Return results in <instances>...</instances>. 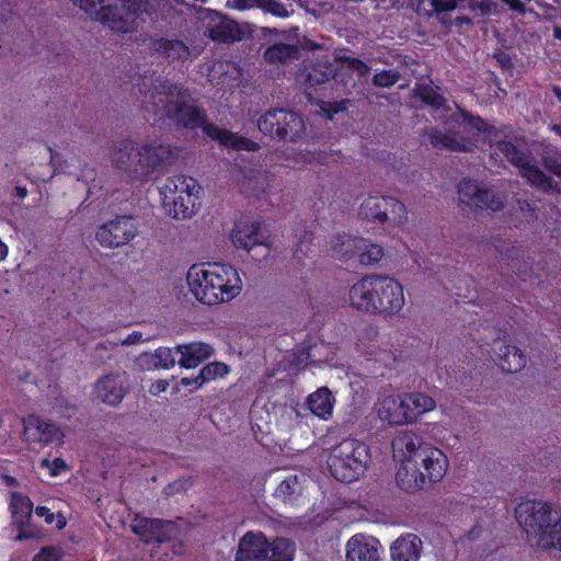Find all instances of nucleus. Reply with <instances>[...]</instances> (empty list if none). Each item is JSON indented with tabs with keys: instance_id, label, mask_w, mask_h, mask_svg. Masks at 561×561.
<instances>
[{
	"instance_id": "423d86ee",
	"label": "nucleus",
	"mask_w": 561,
	"mask_h": 561,
	"mask_svg": "<svg viewBox=\"0 0 561 561\" xmlns=\"http://www.w3.org/2000/svg\"><path fill=\"white\" fill-rule=\"evenodd\" d=\"M202 187L198 182L186 175H175L167 180L160 188L164 211L174 219H185L195 211Z\"/></svg>"
},
{
	"instance_id": "393cba45",
	"label": "nucleus",
	"mask_w": 561,
	"mask_h": 561,
	"mask_svg": "<svg viewBox=\"0 0 561 561\" xmlns=\"http://www.w3.org/2000/svg\"><path fill=\"white\" fill-rule=\"evenodd\" d=\"M422 551V540L414 534H407L391 545L390 557L392 561H419Z\"/></svg>"
},
{
	"instance_id": "ea45409f",
	"label": "nucleus",
	"mask_w": 561,
	"mask_h": 561,
	"mask_svg": "<svg viewBox=\"0 0 561 561\" xmlns=\"http://www.w3.org/2000/svg\"><path fill=\"white\" fill-rule=\"evenodd\" d=\"M414 95L419 98L424 104L434 108H439L445 103L444 98L430 85H417L414 89Z\"/></svg>"
},
{
	"instance_id": "9d476101",
	"label": "nucleus",
	"mask_w": 561,
	"mask_h": 561,
	"mask_svg": "<svg viewBox=\"0 0 561 561\" xmlns=\"http://www.w3.org/2000/svg\"><path fill=\"white\" fill-rule=\"evenodd\" d=\"M495 150L502 153L513 165L519 170V174L537 188L548 192L553 188V181L547 176L535 163L529 153L518 149L511 141H497Z\"/></svg>"
},
{
	"instance_id": "f03ea898",
	"label": "nucleus",
	"mask_w": 561,
	"mask_h": 561,
	"mask_svg": "<svg viewBox=\"0 0 561 561\" xmlns=\"http://www.w3.org/2000/svg\"><path fill=\"white\" fill-rule=\"evenodd\" d=\"M403 286L387 275H365L353 284V308L370 316L391 317L404 307Z\"/></svg>"
},
{
	"instance_id": "ddd939ff",
	"label": "nucleus",
	"mask_w": 561,
	"mask_h": 561,
	"mask_svg": "<svg viewBox=\"0 0 561 561\" xmlns=\"http://www.w3.org/2000/svg\"><path fill=\"white\" fill-rule=\"evenodd\" d=\"M378 335L379 330L377 325H366L357 333L355 350L367 360H374L386 367H392L397 357L392 351L379 346Z\"/></svg>"
},
{
	"instance_id": "c85d7f7f",
	"label": "nucleus",
	"mask_w": 561,
	"mask_h": 561,
	"mask_svg": "<svg viewBox=\"0 0 561 561\" xmlns=\"http://www.w3.org/2000/svg\"><path fill=\"white\" fill-rule=\"evenodd\" d=\"M379 549L376 538L362 534L353 536V561H379Z\"/></svg>"
},
{
	"instance_id": "39448f33",
	"label": "nucleus",
	"mask_w": 561,
	"mask_h": 561,
	"mask_svg": "<svg viewBox=\"0 0 561 561\" xmlns=\"http://www.w3.org/2000/svg\"><path fill=\"white\" fill-rule=\"evenodd\" d=\"M171 148L158 141L135 149L130 140H124L113 152L112 161L117 169L129 171L134 176L147 175L171 158Z\"/></svg>"
},
{
	"instance_id": "c756f323",
	"label": "nucleus",
	"mask_w": 561,
	"mask_h": 561,
	"mask_svg": "<svg viewBox=\"0 0 561 561\" xmlns=\"http://www.w3.org/2000/svg\"><path fill=\"white\" fill-rule=\"evenodd\" d=\"M333 397L328 388H320L308 397L307 404L316 416L328 420L333 412Z\"/></svg>"
},
{
	"instance_id": "09e8293b",
	"label": "nucleus",
	"mask_w": 561,
	"mask_h": 561,
	"mask_svg": "<svg viewBox=\"0 0 561 561\" xmlns=\"http://www.w3.org/2000/svg\"><path fill=\"white\" fill-rule=\"evenodd\" d=\"M542 165L552 174L561 179V159L557 154L542 157Z\"/></svg>"
},
{
	"instance_id": "bf43d9fd",
	"label": "nucleus",
	"mask_w": 561,
	"mask_h": 561,
	"mask_svg": "<svg viewBox=\"0 0 561 561\" xmlns=\"http://www.w3.org/2000/svg\"><path fill=\"white\" fill-rule=\"evenodd\" d=\"M8 255V247L0 240V262L3 261Z\"/></svg>"
},
{
	"instance_id": "4c0bfd02",
	"label": "nucleus",
	"mask_w": 561,
	"mask_h": 561,
	"mask_svg": "<svg viewBox=\"0 0 561 561\" xmlns=\"http://www.w3.org/2000/svg\"><path fill=\"white\" fill-rule=\"evenodd\" d=\"M154 49L171 59H181L188 56V48L176 39L161 38L154 43Z\"/></svg>"
},
{
	"instance_id": "680f3d73",
	"label": "nucleus",
	"mask_w": 561,
	"mask_h": 561,
	"mask_svg": "<svg viewBox=\"0 0 561 561\" xmlns=\"http://www.w3.org/2000/svg\"><path fill=\"white\" fill-rule=\"evenodd\" d=\"M345 558L346 560L351 558V540H347L345 543Z\"/></svg>"
},
{
	"instance_id": "c9c22d12",
	"label": "nucleus",
	"mask_w": 561,
	"mask_h": 561,
	"mask_svg": "<svg viewBox=\"0 0 561 561\" xmlns=\"http://www.w3.org/2000/svg\"><path fill=\"white\" fill-rule=\"evenodd\" d=\"M407 403H409L410 410L412 414H414V422L424 413L436 409V400L424 392H409L407 393Z\"/></svg>"
},
{
	"instance_id": "f3484780",
	"label": "nucleus",
	"mask_w": 561,
	"mask_h": 561,
	"mask_svg": "<svg viewBox=\"0 0 561 561\" xmlns=\"http://www.w3.org/2000/svg\"><path fill=\"white\" fill-rule=\"evenodd\" d=\"M210 262L196 263L186 273V284L190 294L201 304L214 306Z\"/></svg>"
},
{
	"instance_id": "4d7b16f0",
	"label": "nucleus",
	"mask_w": 561,
	"mask_h": 561,
	"mask_svg": "<svg viewBox=\"0 0 561 561\" xmlns=\"http://www.w3.org/2000/svg\"><path fill=\"white\" fill-rule=\"evenodd\" d=\"M55 556L53 549L44 548L42 551L33 559V561H54Z\"/></svg>"
},
{
	"instance_id": "4be33fe9",
	"label": "nucleus",
	"mask_w": 561,
	"mask_h": 561,
	"mask_svg": "<svg viewBox=\"0 0 561 561\" xmlns=\"http://www.w3.org/2000/svg\"><path fill=\"white\" fill-rule=\"evenodd\" d=\"M234 247L251 250L255 245L265 244L266 237L259 222L239 221L231 232Z\"/></svg>"
},
{
	"instance_id": "473e14b6",
	"label": "nucleus",
	"mask_w": 561,
	"mask_h": 561,
	"mask_svg": "<svg viewBox=\"0 0 561 561\" xmlns=\"http://www.w3.org/2000/svg\"><path fill=\"white\" fill-rule=\"evenodd\" d=\"M300 56V49L296 45L278 43L264 51V59L268 64L287 65Z\"/></svg>"
},
{
	"instance_id": "0eeeda50",
	"label": "nucleus",
	"mask_w": 561,
	"mask_h": 561,
	"mask_svg": "<svg viewBox=\"0 0 561 561\" xmlns=\"http://www.w3.org/2000/svg\"><path fill=\"white\" fill-rule=\"evenodd\" d=\"M358 220L385 228H402L408 222V209L396 197L385 195H368L358 205Z\"/></svg>"
},
{
	"instance_id": "052dcab7",
	"label": "nucleus",
	"mask_w": 561,
	"mask_h": 561,
	"mask_svg": "<svg viewBox=\"0 0 561 561\" xmlns=\"http://www.w3.org/2000/svg\"><path fill=\"white\" fill-rule=\"evenodd\" d=\"M504 1H505L507 4H510V7H511L512 9H515V10H516V9H519V8H522V7H523L519 0H504Z\"/></svg>"
},
{
	"instance_id": "a19ab883",
	"label": "nucleus",
	"mask_w": 561,
	"mask_h": 561,
	"mask_svg": "<svg viewBox=\"0 0 561 561\" xmlns=\"http://www.w3.org/2000/svg\"><path fill=\"white\" fill-rule=\"evenodd\" d=\"M228 373L229 367L226 364L219 362L210 363L199 370L204 383L215 380L218 377H225L228 375Z\"/></svg>"
},
{
	"instance_id": "603ef678",
	"label": "nucleus",
	"mask_w": 561,
	"mask_h": 561,
	"mask_svg": "<svg viewBox=\"0 0 561 561\" xmlns=\"http://www.w3.org/2000/svg\"><path fill=\"white\" fill-rule=\"evenodd\" d=\"M433 10L436 13L453 11L457 7L458 0H430Z\"/></svg>"
},
{
	"instance_id": "72a5a7b5",
	"label": "nucleus",
	"mask_w": 561,
	"mask_h": 561,
	"mask_svg": "<svg viewBox=\"0 0 561 561\" xmlns=\"http://www.w3.org/2000/svg\"><path fill=\"white\" fill-rule=\"evenodd\" d=\"M295 552V543L289 539L277 538L272 542L266 539V561H293Z\"/></svg>"
},
{
	"instance_id": "f704fd0d",
	"label": "nucleus",
	"mask_w": 561,
	"mask_h": 561,
	"mask_svg": "<svg viewBox=\"0 0 561 561\" xmlns=\"http://www.w3.org/2000/svg\"><path fill=\"white\" fill-rule=\"evenodd\" d=\"M280 118H283L280 139L295 140L305 133L304 119L297 113L283 110Z\"/></svg>"
},
{
	"instance_id": "f257e3e1",
	"label": "nucleus",
	"mask_w": 561,
	"mask_h": 561,
	"mask_svg": "<svg viewBox=\"0 0 561 561\" xmlns=\"http://www.w3.org/2000/svg\"><path fill=\"white\" fill-rule=\"evenodd\" d=\"M151 106L156 113L175 119L184 127H203L205 134L227 148L234 150L255 151L256 142L243 138L226 129H220L213 124H205V114L194 103H188L186 92L176 85L159 82L154 92L150 94Z\"/></svg>"
},
{
	"instance_id": "7ed1b4c3",
	"label": "nucleus",
	"mask_w": 561,
	"mask_h": 561,
	"mask_svg": "<svg viewBox=\"0 0 561 561\" xmlns=\"http://www.w3.org/2000/svg\"><path fill=\"white\" fill-rule=\"evenodd\" d=\"M519 526L528 534L538 536V546L561 552V515L551 503L525 501L515 510Z\"/></svg>"
},
{
	"instance_id": "6e6552de",
	"label": "nucleus",
	"mask_w": 561,
	"mask_h": 561,
	"mask_svg": "<svg viewBox=\"0 0 561 561\" xmlns=\"http://www.w3.org/2000/svg\"><path fill=\"white\" fill-rule=\"evenodd\" d=\"M460 116L465 125L473 129L472 134L465 135L462 131L439 130L431 128L426 135L434 148L447 149L450 151L470 152L477 146V136L480 133L489 131V125L481 117L474 116L465 110H460Z\"/></svg>"
},
{
	"instance_id": "7c9ffc66",
	"label": "nucleus",
	"mask_w": 561,
	"mask_h": 561,
	"mask_svg": "<svg viewBox=\"0 0 561 561\" xmlns=\"http://www.w3.org/2000/svg\"><path fill=\"white\" fill-rule=\"evenodd\" d=\"M9 508L14 524L19 527H23L28 523L33 511V504L28 496L19 492H12L10 495Z\"/></svg>"
},
{
	"instance_id": "2eb2a0df",
	"label": "nucleus",
	"mask_w": 561,
	"mask_h": 561,
	"mask_svg": "<svg viewBox=\"0 0 561 561\" xmlns=\"http://www.w3.org/2000/svg\"><path fill=\"white\" fill-rule=\"evenodd\" d=\"M400 466L396 473V483L404 492L413 493L423 490L432 483L438 482L442 479L431 478L430 466L421 465V461H399Z\"/></svg>"
},
{
	"instance_id": "49530a36",
	"label": "nucleus",
	"mask_w": 561,
	"mask_h": 561,
	"mask_svg": "<svg viewBox=\"0 0 561 561\" xmlns=\"http://www.w3.org/2000/svg\"><path fill=\"white\" fill-rule=\"evenodd\" d=\"M260 8L273 15L285 18L288 16V11L284 4L276 0H261Z\"/></svg>"
},
{
	"instance_id": "e433bc0d",
	"label": "nucleus",
	"mask_w": 561,
	"mask_h": 561,
	"mask_svg": "<svg viewBox=\"0 0 561 561\" xmlns=\"http://www.w3.org/2000/svg\"><path fill=\"white\" fill-rule=\"evenodd\" d=\"M283 110H273L265 113L257 122L259 129L264 134L280 139Z\"/></svg>"
},
{
	"instance_id": "aec40b11",
	"label": "nucleus",
	"mask_w": 561,
	"mask_h": 561,
	"mask_svg": "<svg viewBox=\"0 0 561 561\" xmlns=\"http://www.w3.org/2000/svg\"><path fill=\"white\" fill-rule=\"evenodd\" d=\"M24 436L28 443L48 444L61 437L59 428L36 415L23 420Z\"/></svg>"
},
{
	"instance_id": "a211bd4d",
	"label": "nucleus",
	"mask_w": 561,
	"mask_h": 561,
	"mask_svg": "<svg viewBox=\"0 0 561 561\" xmlns=\"http://www.w3.org/2000/svg\"><path fill=\"white\" fill-rule=\"evenodd\" d=\"M133 529L146 542H165L179 535V529L173 522L146 517L136 518Z\"/></svg>"
},
{
	"instance_id": "cd10ccee",
	"label": "nucleus",
	"mask_w": 561,
	"mask_h": 561,
	"mask_svg": "<svg viewBox=\"0 0 561 561\" xmlns=\"http://www.w3.org/2000/svg\"><path fill=\"white\" fill-rule=\"evenodd\" d=\"M495 352L503 371L515 374L526 366V355L515 345L500 344Z\"/></svg>"
},
{
	"instance_id": "c03bdc74",
	"label": "nucleus",
	"mask_w": 561,
	"mask_h": 561,
	"mask_svg": "<svg viewBox=\"0 0 561 561\" xmlns=\"http://www.w3.org/2000/svg\"><path fill=\"white\" fill-rule=\"evenodd\" d=\"M400 79V73L396 70H382L375 73L373 77V83L376 87L389 88L396 84Z\"/></svg>"
},
{
	"instance_id": "f8f14e48",
	"label": "nucleus",
	"mask_w": 561,
	"mask_h": 561,
	"mask_svg": "<svg viewBox=\"0 0 561 561\" xmlns=\"http://www.w3.org/2000/svg\"><path fill=\"white\" fill-rule=\"evenodd\" d=\"M459 203L465 209H490L497 211L503 207L501 197L477 181L462 180L458 184Z\"/></svg>"
},
{
	"instance_id": "58836bf2",
	"label": "nucleus",
	"mask_w": 561,
	"mask_h": 561,
	"mask_svg": "<svg viewBox=\"0 0 561 561\" xmlns=\"http://www.w3.org/2000/svg\"><path fill=\"white\" fill-rule=\"evenodd\" d=\"M328 466L336 480L345 483L351 481V465L347 459H342L336 454H333L328 459Z\"/></svg>"
},
{
	"instance_id": "3c124183",
	"label": "nucleus",
	"mask_w": 561,
	"mask_h": 561,
	"mask_svg": "<svg viewBox=\"0 0 561 561\" xmlns=\"http://www.w3.org/2000/svg\"><path fill=\"white\" fill-rule=\"evenodd\" d=\"M260 2L261 0H228L226 5L233 10L245 11L260 8Z\"/></svg>"
},
{
	"instance_id": "13d9d810",
	"label": "nucleus",
	"mask_w": 561,
	"mask_h": 561,
	"mask_svg": "<svg viewBox=\"0 0 561 561\" xmlns=\"http://www.w3.org/2000/svg\"><path fill=\"white\" fill-rule=\"evenodd\" d=\"M142 341V334L140 332L134 331L133 333L128 334L123 341L122 344L124 345H131L137 344Z\"/></svg>"
},
{
	"instance_id": "1a4fd4ad",
	"label": "nucleus",
	"mask_w": 561,
	"mask_h": 561,
	"mask_svg": "<svg viewBox=\"0 0 561 561\" xmlns=\"http://www.w3.org/2000/svg\"><path fill=\"white\" fill-rule=\"evenodd\" d=\"M78 4L87 14L103 24H107L112 30L127 33L134 28L135 20L141 11V0L123 1V8L126 10V20L118 18L117 8L103 5L101 0H71Z\"/></svg>"
},
{
	"instance_id": "69168bd1",
	"label": "nucleus",
	"mask_w": 561,
	"mask_h": 561,
	"mask_svg": "<svg viewBox=\"0 0 561 561\" xmlns=\"http://www.w3.org/2000/svg\"><path fill=\"white\" fill-rule=\"evenodd\" d=\"M551 129H552L556 134H558V135H560V136H561V125H552V126H551Z\"/></svg>"
},
{
	"instance_id": "5701e85b",
	"label": "nucleus",
	"mask_w": 561,
	"mask_h": 561,
	"mask_svg": "<svg viewBox=\"0 0 561 561\" xmlns=\"http://www.w3.org/2000/svg\"><path fill=\"white\" fill-rule=\"evenodd\" d=\"M266 537L262 533H247L239 542L234 561H266Z\"/></svg>"
},
{
	"instance_id": "a878e982",
	"label": "nucleus",
	"mask_w": 561,
	"mask_h": 561,
	"mask_svg": "<svg viewBox=\"0 0 561 561\" xmlns=\"http://www.w3.org/2000/svg\"><path fill=\"white\" fill-rule=\"evenodd\" d=\"M353 254L362 266L373 267L381 261L385 250L381 244L369 239L354 238Z\"/></svg>"
},
{
	"instance_id": "37998d69",
	"label": "nucleus",
	"mask_w": 561,
	"mask_h": 561,
	"mask_svg": "<svg viewBox=\"0 0 561 561\" xmlns=\"http://www.w3.org/2000/svg\"><path fill=\"white\" fill-rule=\"evenodd\" d=\"M299 490V479L297 476H293L285 479L278 484L276 489V494L280 496L284 501H289L291 499V495L298 493Z\"/></svg>"
},
{
	"instance_id": "e2e57ef3",
	"label": "nucleus",
	"mask_w": 561,
	"mask_h": 561,
	"mask_svg": "<svg viewBox=\"0 0 561 561\" xmlns=\"http://www.w3.org/2000/svg\"><path fill=\"white\" fill-rule=\"evenodd\" d=\"M552 91H553L556 98L558 99V101L561 102V88L553 87Z\"/></svg>"
},
{
	"instance_id": "8fccbe9b",
	"label": "nucleus",
	"mask_w": 561,
	"mask_h": 561,
	"mask_svg": "<svg viewBox=\"0 0 561 561\" xmlns=\"http://www.w3.org/2000/svg\"><path fill=\"white\" fill-rule=\"evenodd\" d=\"M204 385V380L202 379L201 374L198 373L197 376L188 378L183 377L179 385L174 388L175 392L180 391V387L187 388L188 392H193L197 389H199Z\"/></svg>"
},
{
	"instance_id": "b1692460",
	"label": "nucleus",
	"mask_w": 561,
	"mask_h": 561,
	"mask_svg": "<svg viewBox=\"0 0 561 561\" xmlns=\"http://www.w3.org/2000/svg\"><path fill=\"white\" fill-rule=\"evenodd\" d=\"M205 18L209 20L211 26L207 30L209 38L216 42L228 43L240 41V30L237 23L225 19L217 12L207 11Z\"/></svg>"
},
{
	"instance_id": "412c9836",
	"label": "nucleus",
	"mask_w": 561,
	"mask_h": 561,
	"mask_svg": "<svg viewBox=\"0 0 561 561\" xmlns=\"http://www.w3.org/2000/svg\"><path fill=\"white\" fill-rule=\"evenodd\" d=\"M126 375L113 374L100 378L94 387L96 397L104 403L118 404L126 392Z\"/></svg>"
},
{
	"instance_id": "2f4dec72",
	"label": "nucleus",
	"mask_w": 561,
	"mask_h": 561,
	"mask_svg": "<svg viewBox=\"0 0 561 561\" xmlns=\"http://www.w3.org/2000/svg\"><path fill=\"white\" fill-rule=\"evenodd\" d=\"M370 466L369 447L362 442L353 440V481L365 479Z\"/></svg>"
},
{
	"instance_id": "864d4df0",
	"label": "nucleus",
	"mask_w": 561,
	"mask_h": 561,
	"mask_svg": "<svg viewBox=\"0 0 561 561\" xmlns=\"http://www.w3.org/2000/svg\"><path fill=\"white\" fill-rule=\"evenodd\" d=\"M35 513L37 516L43 517L47 524H53L55 520L54 513L45 506H37Z\"/></svg>"
},
{
	"instance_id": "338daca9",
	"label": "nucleus",
	"mask_w": 561,
	"mask_h": 561,
	"mask_svg": "<svg viewBox=\"0 0 561 561\" xmlns=\"http://www.w3.org/2000/svg\"><path fill=\"white\" fill-rule=\"evenodd\" d=\"M65 525H66L65 519H64V518H59V519H58V522H57V527H58L59 529H61V528H64V527H65Z\"/></svg>"
},
{
	"instance_id": "774afa93",
	"label": "nucleus",
	"mask_w": 561,
	"mask_h": 561,
	"mask_svg": "<svg viewBox=\"0 0 561 561\" xmlns=\"http://www.w3.org/2000/svg\"><path fill=\"white\" fill-rule=\"evenodd\" d=\"M500 62L502 65H505L506 62L508 64L510 62V57L503 55L501 58H500Z\"/></svg>"
},
{
	"instance_id": "0e129e2a",
	"label": "nucleus",
	"mask_w": 561,
	"mask_h": 561,
	"mask_svg": "<svg viewBox=\"0 0 561 561\" xmlns=\"http://www.w3.org/2000/svg\"><path fill=\"white\" fill-rule=\"evenodd\" d=\"M553 36H554L557 39H560V41H561V27H559V26H554V27H553Z\"/></svg>"
},
{
	"instance_id": "a18cd8bd",
	"label": "nucleus",
	"mask_w": 561,
	"mask_h": 561,
	"mask_svg": "<svg viewBox=\"0 0 561 561\" xmlns=\"http://www.w3.org/2000/svg\"><path fill=\"white\" fill-rule=\"evenodd\" d=\"M41 467L47 469L51 477H58L69 470L68 465L61 458H55L54 460L42 459Z\"/></svg>"
},
{
	"instance_id": "bb28decb",
	"label": "nucleus",
	"mask_w": 561,
	"mask_h": 561,
	"mask_svg": "<svg viewBox=\"0 0 561 561\" xmlns=\"http://www.w3.org/2000/svg\"><path fill=\"white\" fill-rule=\"evenodd\" d=\"M176 352L181 355L179 364L184 368H195L203 360L209 358L213 354L210 345L205 343H191L185 345H179Z\"/></svg>"
},
{
	"instance_id": "6e6d98bb",
	"label": "nucleus",
	"mask_w": 561,
	"mask_h": 561,
	"mask_svg": "<svg viewBox=\"0 0 561 561\" xmlns=\"http://www.w3.org/2000/svg\"><path fill=\"white\" fill-rule=\"evenodd\" d=\"M370 67L367 66L359 59L353 58V71H356L359 76H366L369 73Z\"/></svg>"
},
{
	"instance_id": "dca6fc26",
	"label": "nucleus",
	"mask_w": 561,
	"mask_h": 561,
	"mask_svg": "<svg viewBox=\"0 0 561 561\" xmlns=\"http://www.w3.org/2000/svg\"><path fill=\"white\" fill-rule=\"evenodd\" d=\"M136 233L135 219L124 216L102 225L96 232V240L103 247L117 248L127 244Z\"/></svg>"
},
{
	"instance_id": "de8ad7c7",
	"label": "nucleus",
	"mask_w": 561,
	"mask_h": 561,
	"mask_svg": "<svg viewBox=\"0 0 561 561\" xmlns=\"http://www.w3.org/2000/svg\"><path fill=\"white\" fill-rule=\"evenodd\" d=\"M346 104H347L346 101H342L340 103H334V104L327 103V102H323V101L318 103L320 112L324 116H327L328 119H332L333 115L335 113L345 111L347 108Z\"/></svg>"
},
{
	"instance_id": "6ab92c4d",
	"label": "nucleus",
	"mask_w": 561,
	"mask_h": 561,
	"mask_svg": "<svg viewBox=\"0 0 561 561\" xmlns=\"http://www.w3.org/2000/svg\"><path fill=\"white\" fill-rule=\"evenodd\" d=\"M407 393L400 394H388L385 396L378 408V416L380 420L388 422L392 425H404L414 423V414L410 410L409 403H407Z\"/></svg>"
},
{
	"instance_id": "79ce46f5",
	"label": "nucleus",
	"mask_w": 561,
	"mask_h": 561,
	"mask_svg": "<svg viewBox=\"0 0 561 561\" xmlns=\"http://www.w3.org/2000/svg\"><path fill=\"white\" fill-rule=\"evenodd\" d=\"M150 357L154 367L168 369L175 364L173 351L168 347H159Z\"/></svg>"
},
{
	"instance_id": "5fc2aeb1",
	"label": "nucleus",
	"mask_w": 561,
	"mask_h": 561,
	"mask_svg": "<svg viewBox=\"0 0 561 561\" xmlns=\"http://www.w3.org/2000/svg\"><path fill=\"white\" fill-rule=\"evenodd\" d=\"M168 387L169 382L167 380H157L150 386L149 392L153 396H158L159 393L164 392Z\"/></svg>"
},
{
	"instance_id": "9b49d317",
	"label": "nucleus",
	"mask_w": 561,
	"mask_h": 561,
	"mask_svg": "<svg viewBox=\"0 0 561 561\" xmlns=\"http://www.w3.org/2000/svg\"><path fill=\"white\" fill-rule=\"evenodd\" d=\"M211 280L214 283V306L231 301L242 290V279L237 268L230 264L210 262Z\"/></svg>"
},
{
	"instance_id": "20e7f679",
	"label": "nucleus",
	"mask_w": 561,
	"mask_h": 561,
	"mask_svg": "<svg viewBox=\"0 0 561 561\" xmlns=\"http://www.w3.org/2000/svg\"><path fill=\"white\" fill-rule=\"evenodd\" d=\"M392 454L396 461L414 460L430 466L431 478L443 479L447 468V456L438 448L423 442L422 437L411 431H401L392 439Z\"/></svg>"
},
{
	"instance_id": "4468645a",
	"label": "nucleus",
	"mask_w": 561,
	"mask_h": 561,
	"mask_svg": "<svg viewBox=\"0 0 561 561\" xmlns=\"http://www.w3.org/2000/svg\"><path fill=\"white\" fill-rule=\"evenodd\" d=\"M336 62H331L330 57L322 55L318 57L316 62L308 60L304 65L302 70L297 75V81L305 87V92L308 101L313 102L309 89L324 84L336 75Z\"/></svg>"
}]
</instances>
